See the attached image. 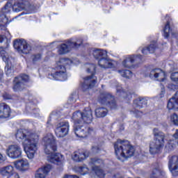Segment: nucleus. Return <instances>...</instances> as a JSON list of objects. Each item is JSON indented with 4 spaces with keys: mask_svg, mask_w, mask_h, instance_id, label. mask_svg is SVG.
I'll return each mask as SVG.
<instances>
[{
    "mask_svg": "<svg viewBox=\"0 0 178 178\" xmlns=\"http://www.w3.org/2000/svg\"><path fill=\"white\" fill-rule=\"evenodd\" d=\"M142 60L143 56L141 55H129L124 58L122 61V66L127 69L134 68V63L136 60Z\"/></svg>",
    "mask_w": 178,
    "mask_h": 178,
    "instance_id": "obj_18",
    "label": "nucleus"
},
{
    "mask_svg": "<svg viewBox=\"0 0 178 178\" xmlns=\"http://www.w3.org/2000/svg\"><path fill=\"white\" fill-rule=\"evenodd\" d=\"M14 48L19 53L28 54L31 51V47L24 39H17L13 43Z\"/></svg>",
    "mask_w": 178,
    "mask_h": 178,
    "instance_id": "obj_11",
    "label": "nucleus"
},
{
    "mask_svg": "<svg viewBox=\"0 0 178 178\" xmlns=\"http://www.w3.org/2000/svg\"><path fill=\"white\" fill-rule=\"evenodd\" d=\"M11 113L10 107L5 103L0 104V118L6 119L10 117Z\"/></svg>",
    "mask_w": 178,
    "mask_h": 178,
    "instance_id": "obj_24",
    "label": "nucleus"
},
{
    "mask_svg": "<svg viewBox=\"0 0 178 178\" xmlns=\"http://www.w3.org/2000/svg\"><path fill=\"white\" fill-rule=\"evenodd\" d=\"M164 176L165 172L162 171L161 167H157L155 168V170L152 172V175L150 178H156L159 176Z\"/></svg>",
    "mask_w": 178,
    "mask_h": 178,
    "instance_id": "obj_34",
    "label": "nucleus"
},
{
    "mask_svg": "<svg viewBox=\"0 0 178 178\" xmlns=\"http://www.w3.org/2000/svg\"><path fill=\"white\" fill-rule=\"evenodd\" d=\"M104 161L102 159H93L91 161L90 165H92V171L90 175L95 174L99 178H104L105 174L104 171L101 169L99 164L103 163Z\"/></svg>",
    "mask_w": 178,
    "mask_h": 178,
    "instance_id": "obj_16",
    "label": "nucleus"
},
{
    "mask_svg": "<svg viewBox=\"0 0 178 178\" xmlns=\"http://www.w3.org/2000/svg\"><path fill=\"white\" fill-rule=\"evenodd\" d=\"M134 114H135V116L136 118H139L143 115V112H140L138 110H135V111L134 112Z\"/></svg>",
    "mask_w": 178,
    "mask_h": 178,
    "instance_id": "obj_45",
    "label": "nucleus"
},
{
    "mask_svg": "<svg viewBox=\"0 0 178 178\" xmlns=\"http://www.w3.org/2000/svg\"><path fill=\"white\" fill-rule=\"evenodd\" d=\"M165 88L163 86H161V93L159 95L160 98H163L165 96Z\"/></svg>",
    "mask_w": 178,
    "mask_h": 178,
    "instance_id": "obj_46",
    "label": "nucleus"
},
{
    "mask_svg": "<svg viewBox=\"0 0 178 178\" xmlns=\"http://www.w3.org/2000/svg\"><path fill=\"white\" fill-rule=\"evenodd\" d=\"M86 72L92 74L91 76H88L83 78V81L81 85L82 90L86 91L93 88L97 83V76H94L96 73V65L95 64H86Z\"/></svg>",
    "mask_w": 178,
    "mask_h": 178,
    "instance_id": "obj_7",
    "label": "nucleus"
},
{
    "mask_svg": "<svg viewBox=\"0 0 178 178\" xmlns=\"http://www.w3.org/2000/svg\"><path fill=\"white\" fill-rule=\"evenodd\" d=\"M156 49H157L156 42H152L150 45L142 49L141 52L145 55H147L148 54H153L156 50Z\"/></svg>",
    "mask_w": 178,
    "mask_h": 178,
    "instance_id": "obj_28",
    "label": "nucleus"
},
{
    "mask_svg": "<svg viewBox=\"0 0 178 178\" xmlns=\"http://www.w3.org/2000/svg\"><path fill=\"white\" fill-rule=\"evenodd\" d=\"M3 76V70H0V80L2 79Z\"/></svg>",
    "mask_w": 178,
    "mask_h": 178,
    "instance_id": "obj_50",
    "label": "nucleus"
},
{
    "mask_svg": "<svg viewBox=\"0 0 178 178\" xmlns=\"http://www.w3.org/2000/svg\"><path fill=\"white\" fill-rule=\"evenodd\" d=\"M175 139H178V129L175 131V133L172 136Z\"/></svg>",
    "mask_w": 178,
    "mask_h": 178,
    "instance_id": "obj_49",
    "label": "nucleus"
},
{
    "mask_svg": "<svg viewBox=\"0 0 178 178\" xmlns=\"http://www.w3.org/2000/svg\"><path fill=\"white\" fill-rule=\"evenodd\" d=\"M9 24L8 18L5 14L0 13V29L7 31V25Z\"/></svg>",
    "mask_w": 178,
    "mask_h": 178,
    "instance_id": "obj_29",
    "label": "nucleus"
},
{
    "mask_svg": "<svg viewBox=\"0 0 178 178\" xmlns=\"http://www.w3.org/2000/svg\"><path fill=\"white\" fill-rule=\"evenodd\" d=\"M99 102L106 106H108L111 109H116V103L114 101V97L108 93H103L99 97Z\"/></svg>",
    "mask_w": 178,
    "mask_h": 178,
    "instance_id": "obj_15",
    "label": "nucleus"
},
{
    "mask_svg": "<svg viewBox=\"0 0 178 178\" xmlns=\"http://www.w3.org/2000/svg\"><path fill=\"white\" fill-rule=\"evenodd\" d=\"M170 79L174 82H178V72L171 73Z\"/></svg>",
    "mask_w": 178,
    "mask_h": 178,
    "instance_id": "obj_41",
    "label": "nucleus"
},
{
    "mask_svg": "<svg viewBox=\"0 0 178 178\" xmlns=\"http://www.w3.org/2000/svg\"><path fill=\"white\" fill-rule=\"evenodd\" d=\"M29 81V77L26 74H21L14 79L13 90L15 92H20L25 88V83Z\"/></svg>",
    "mask_w": 178,
    "mask_h": 178,
    "instance_id": "obj_13",
    "label": "nucleus"
},
{
    "mask_svg": "<svg viewBox=\"0 0 178 178\" xmlns=\"http://www.w3.org/2000/svg\"><path fill=\"white\" fill-rule=\"evenodd\" d=\"M163 36L164 38H168L169 36L171 35L172 37H176V32L170 29V22H167L165 26H164Z\"/></svg>",
    "mask_w": 178,
    "mask_h": 178,
    "instance_id": "obj_26",
    "label": "nucleus"
},
{
    "mask_svg": "<svg viewBox=\"0 0 178 178\" xmlns=\"http://www.w3.org/2000/svg\"><path fill=\"white\" fill-rule=\"evenodd\" d=\"M31 104V103H29V104H28V106H30Z\"/></svg>",
    "mask_w": 178,
    "mask_h": 178,
    "instance_id": "obj_52",
    "label": "nucleus"
},
{
    "mask_svg": "<svg viewBox=\"0 0 178 178\" xmlns=\"http://www.w3.org/2000/svg\"><path fill=\"white\" fill-rule=\"evenodd\" d=\"M167 108L169 111H177L178 109V99H176L175 97L170 98L168 102Z\"/></svg>",
    "mask_w": 178,
    "mask_h": 178,
    "instance_id": "obj_27",
    "label": "nucleus"
},
{
    "mask_svg": "<svg viewBox=\"0 0 178 178\" xmlns=\"http://www.w3.org/2000/svg\"><path fill=\"white\" fill-rule=\"evenodd\" d=\"M6 161V156L0 153V164L3 163Z\"/></svg>",
    "mask_w": 178,
    "mask_h": 178,
    "instance_id": "obj_43",
    "label": "nucleus"
},
{
    "mask_svg": "<svg viewBox=\"0 0 178 178\" xmlns=\"http://www.w3.org/2000/svg\"><path fill=\"white\" fill-rule=\"evenodd\" d=\"M70 124L67 121L60 122L55 128V134L58 138H63L68 134Z\"/></svg>",
    "mask_w": 178,
    "mask_h": 178,
    "instance_id": "obj_14",
    "label": "nucleus"
},
{
    "mask_svg": "<svg viewBox=\"0 0 178 178\" xmlns=\"http://www.w3.org/2000/svg\"><path fill=\"white\" fill-rule=\"evenodd\" d=\"M72 119L74 122V132L78 138H86L94 133L93 128H90L89 125L87 124L92 122L93 116L91 109H85L83 113L75 112Z\"/></svg>",
    "mask_w": 178,
    "mask_h": 178,
    "instance_id": "obj_1",
    "label": "nucleus"
},
{
    "mask_svg": "<svg viewBox=\"0 0 178 178\" xmlns=\"http://www.w3.org/2000/svg\"><path fill=\"white\" fill-rule=\"evenodd\" d=\"M177 144H178V142H177Z\"/></svg>",
    "mask_w": 178,
    "mask_h": 178,
    "instance_id": "obj_55",
    "label": "nucleus"
},
{
    "mask_svg": "<svg viewBox=\"0 0 178 178\" xmlns=\"http://www.w3.org/2000/svg\"><path fill=\"white\" fill-rule=\"evenodd\" d=\"M77 171L81 175H86L89 172L90 170L86 165H82L77 168Z\"/></svg>",
    "mask_w": 178,
    "mask_h": 178,
    "instance_id": "obj_37",
    "label": "nucleus"
},
{
    "mask_svg": "<svg viewBox=\"0 0 178 178\" xmlns=\"http://www.w3.org/2000/svg\"><path fill=\"white\" fill-rule=\"evenodd\" d=\"M117 95L120 97H124L125 99H130L131 98H132L133 95H131V93L129 92H125L124 91H123L122 90L121 86H118Z\"/></svg>",
    "mask_w": 178,
    "mask_h": 178,
    "instance_id": "obj_31",
    "label": "nucleus"
},
{
    "mask_svg": "<svg viewBox=\"0 0 178 178\" xmlns=\"http://www.w3.org/2000/svg\"><path fill=\"white\" fill-rule=\"evenodd\" d=\"M176 145V142L172 140L168 142L167 145H165V149L168 151H171V149H173L174 147Z\"/></svg>",
    "mask_w": 178,
    "mask_h": 178,
    "instance_id": "obj_38",
    "label": "nucleus"
},
{
    "mask_svg": "<svg viewBox=\"0 0 178 178\" xmlns=\"http://www.w3.org/2000/svg\"><path fill=\"white\" fill-rule=\"evenodd\" d=\"M147 104V99L145 98L139 97L138 99L134 101V104L136 108H144Z\"/></svg>",
    "mask_w": 178,
    "mask_h": 178,
    "instance_id": "obj_32",
    "label": "nucleus"
},
{
    "mask_svg": "<svg viewBox=\"0 0 178 178\" xmlns=\"http://www.w3.org/2000/svg\"><path fill=\"white\" fill-rule=\"evenodd\" d=\"M98 65L102 69H109L115 67L116 62L106 57H102L98 60Z\"/></svg>",
    "mask_w": 178,
    "mask_h": 178,
    "instance_id": "obj_21",
    "label": "nucleus"
},
{
    "mask_svg": "<svg viewBox=\"0 0 178 178\" xmlns=\"http://www.w3.org/2000/svg\"><path fill=\"white\" fill-rule=\"evenodd\" d=\"M58 118L59 115H58L56 112H52L49 115V120H47V124H49L51 121L53 120H58Z\"/></svg>",
    "mask_w": 178,
    "mask_h": 178,
    "instance_id": "obj_39",
    "label": "nucleus"
},
{
    "mask_svg": "<svg viewBox=\"0 0 178 178\" xmlns=\"http://www.w3.org/2000/svg\"><path fill=\"white\" fill-rule=\"evenodd\" d=\"M15 137L17 140H23L22 145L28 159H33L38 149L40 135L26 129H18Z\"/></svg>",
    "mask_w": 178,
    "mask_h": 178,
    "instance_id": "obj_2",
    "label": "nucleus"
},
{
    "mask_svg": "<svg viewBox=\"0 0 178 178\" xmlns=\"http://www.w3.org/2000/svg\"><path fill=\"white\" fill-rule=\"evenodd\" d=\"M77 98H78V96L76 95H72L70 97L71 103H75L76 102Z\"/></svg>",
    "mask_w": 178,
    "mask_h": 178,
    "instance_id": "obj_44",
    "label": "nucleus"
},
{
    "mask_svg": "<svg viewBox=\"0 0 178 178\" xmlns=\"http://www.w3.org/2000/svg\"><path fill=\"white\" fill-rule=\"evenodd\" d=\"M36 112H38H38H39V110H38V109H36Z\"/></svg>",
    "mask_w": 178,
    "mask_h": 178,
    "instance_id": "obj_53",
    "label": "nucleus"
},
{
    "mask_svg": "<svg viewBox=\"0 0 178 178\" xmlns=\"http://www.w3.org/2000/svg\"><path fill=\"white\" fill-rule=\"evenodd\" d=\"M168 121L175 125L178 126V115L177 113H172L168 118Z\"/></svg>",
    "mask_w": 178,
    "mask_h": 178,
    "instance_id": "obj_36",
    "label": "nucleus"
},
{
    "mask_svg": "<svg viewBox=\"0 0 178 178\" xmlns=\"http://www.w3.org/2000/svg\"><path fill=\"white\" fill-rule=\"evenodd\" d=\"M75 63L74 60L69 58H60L58 62L56 63L55 69H50L48 74V78L51 80L65 81L67 79V75L66 72L65 65H72Z\"/></svg>",
    "mask_w": 178,
    "mask_h": 178,
    "instance_id": "obj_4",
    "label": "nucleus"
},
{
    "mask_svg": "<svg viewBox=\"0 0 178 178\" xmlns=\"http://www.w3.org/2000/svg\"><path fill=\"white\" fill-rule=\"evenodd\" d=\"M114 148L117 158L121 161L132 157L135 152L134 147L128 140H118L115 143Z\"/></svg>",
    "mask_w": 178,
    "mask_h": 178,
    "instance_id": "obj_5",
    "label": "nucleus"
},
{
    "mask_svg": "<svg viewBox=\"0 0 178 178\" xmlns=\"http://www.w3.org/2000/svg\"><path fill=\"white\" fill-rule=\"evenodd\" d=\"M153 134L155 137V142H152L149 145V152L151 154H156L163 149L165 145V135L159 131L158 128H154Z\"/></svg>",
    "mask_w": 178,
    "mask_h": 178,
    "instance_id": "obj_6",
    "label": "nucleus"
},
{
    "mask_svg": "<svg viewBox=\"0 0 178 178\" xmlns=\"http://www.w3.org/2000/svg\"><path fill=\"white\" fill-rule=\"evenodd\" d=\"M0 175L7 178H19V175L15 172L14 166L12 165L0 168Z\"/></svg>",
    "mask_w": 178,
    "mask_h": 178,
    "instance_id": "obj_17",
    "label": "nucleus"
},
{
    "mask_svg": "<svg viewBox=\"0 0 178 178\" xmlns=\"http://www.w3.org/2000/svg\"><path fill=\"white\" fill-rule=\"evenodd\" d=\"M107 113H108V110L104 107H99L95 110V115L98 118H101L106 116Z\"/></svg>",
    "mask_w": 178,
    "mask_h": 178,
    "instance_id": "obj_33",
    "label": "nucleus"
},
{
    "mask_svg": "<svg viewBox=\"0 0 178 178\" xmlns=\"http://www.w3.org/2000/svg\"><path fill=\"white\" fill-rule=\"evenodd\" d=\"M31 9V5L27 0H17L16 3L13 6L10 2L7 3L5 7L2 9L3 13H8L12 10L14 12H19L23 10H29Z\"/></svg>",
    "mask_w": 178,
    "mask_h": 178,
    "instance_id": "obj_8",
    "label": "nucleus"
},
{
    "mask_svg": "<svg viewBox=\"0 0 178 178\" xmlns=\"http://www.w3.org/2000/svg\"><path fill=\"white\" fill-rule=\"evenodd\" d=\"M118 72L121 74V76L126 79H131L133 76V72L130 70H119Z\"/></svg>",
    "mask_w": 178,
    "mask_h": 178,
    "instance_id": "obj_35",
    "label": "nucleus"
},
{
    "mask_svg": "<svg viewBox=\"0 0 178 178\" xmlns=\"http://www.w3.org/2000/svg\"><path fill=\"white\" fill-rule=\"evenodd\" d=\"M168 168L172 177L178 176V156H173L169 159Z\"/></svg>",
    "mask_w": 178,
    "mask_h": 178,
    "instance_id": "obj_20",
    "label": "nucleus"
},
{
    "mask_svg": "<svg viewBox=\"0 0 178 178\" xmlns=\"http://www.w3.org/2000/svg\"><path fill=\"white\" fill-rule=\"evenodd\" d=\"M92 149L94 153H99V147L98 146H93Z\"/></svg>",
    "mask_w": 178,
    "mask_h": 178,
    "instance_id": "obj_47",
    "label": "nucleus"
},
{
    "mask_svg": "<svg viewBox=\"0 0 178 178\" xmlns=\"http://www.w3.org/2000/svg\"><path fill=\"white\" fill-rule=\"evenodd\" d=\"M87 157H88V154H86V153L78 150L72 154V159L77 162H81L86 159Z\"/></svg>",
    "mask_w": 178,
    "mask_h": 178,
    "instance_id": "obj_25",
    "label": "nucleus"
},
{
    "mask_svg": "<svg viewBox=\"0 0 178 178\" xmlns=\"http://www.w3.org/2000/svg\"><path fill=\"white\" fill-rule=\"evenodd\" d=\"M44 154L47 155V160L50 163L62 165L65 161L63 155L56 153L58 150L56 139L52 134H47L42 139Z\"/></svg>",
    "mask_w": 178,
    "mask_h": 178,
    "instance_id": "obj_3",
    "label": "nucleus"
},
{
    "mask_svg": "<svg viewBox=\"0 0 178 178\" xmlns=\"http://www.w3.org/2000/svg\"><path fill=\"white\" fill-rule=\"evenodd\" d=\"M64 178H79V177L76 175H65Z\"/></svg>",
    "mask_w": 178,
    "mask_h": 178,
    "instance_id": "obj_48",
    "label": "nucleus"
},
{
    "mask_svg": "<svg viewBox=\"0 0 178 178\" xmlns=\"http://www.w3.org/2000/svg\"><path fill=\"white\" fill-rule=\"evenodd\" d=\"M83 43V39L79 38H70L66 43H63L58 48L59 54H65L69 52L72 49H77Z\"/></svg>",
    "mask_w": 178,
    "mask_h": 178,
    "instance_id": "obj_10",
    "label": "nucleus"
},
{
    "mask_svg": "<svg viewBox=\"0 0 178 178\" xmlns=\"http://www.w3.org/2000/svg\"><path fill=\"white\" fill-rule=\"evenodd\" d=\"M174 97L178 100V91L175 93Z\"/></svg>",
    "mask_w": 178,
    "mask_h": 178,
    "instance_id": "obj_51",
    "label": "nucleus"
},
{
    "mask_svg": "<svg viewBox=\"0 0 178 178\" xmlns=\"http://www.w3.org/2000/svg\"><path fill=\"white\" fill-rule=\"evenodd\" d=\"M6 154L11 159H17L22 157V149L19 144H13L6 149Z\"/></svg>",
    "mask_w": 178,
    "mask_h": 178,
    "instance_id": "obj_12",
    "label": "nucleus"
},
{
    "mask_svg": "<svg viewBox=\"0 0 178 178\" xmlns=\"http://www.w3.org/2000/svg\"><path fill=\"white\" fill-rule=\"evenodd\" d=\"M5 35H6L5 37L2 35H0V43L3 42L6 40V38L7 39L10 38V33L8 31H6Z\"/></svg>",
    "mask_w": 178,
    "mask_h": 178,
    "instance_id": "obj_40",
    "label": "nucleus"
},
{
    "mask_svg": "<svg viewBox=\"0 0 178 178\" xmlns=\"http://www.w3.org/2000/svg\"><path fill=\"white\" fill-rule=\"evenodd\" d=\"M177 45H178V41H177Z\"/></svg>",
    "mask_w": 178,
    "mask_h": 178,
    "instance_id": "obj_54",
    "label": "nucleus"
},
{
    "mask_svg": "<svg viewBox=\"0 0 178 178\" xmlns=\"http://www.w3.org/2000/svg\"><path fill=\"white\" fill-rule=\"evenodd\" d=\"M8 49H1L0 50V54L2 60L6 63L5 72L7 76H12L15 72L13 63H15V59L9 56L7 52Z\"/></svg>",
    "mask_w": 178,
    "mask_h": 178,
    "instance_id": "obj_9",
    "label": "nucleus"
},
{
    "mask_svg": "<svg viewBox=\"0 0 178 178\" xmlns=\"http://www.w3.org/2000/svg\"><path fill=\"white\" fill-rule=\"evenodd\" d=\"M32 58H33V62L35 63L40 60L41 56L40 54L33 55Z\"/></svg>",
    "mask_w": 178,
    "mask_h": 178,
    "instance_id": "obj_42",
    "label": "nucleus"
},
{
    "mask_svg": "<svg viewBox=\"0 0 178 178\" xmlns=\"http://www.w3.org/2000/svg\"><path fill=\"white\" fill-rule=\"evenodd\" d=\"M149 77L152 79L163 82L166 79V73L160 68H155L151 70Z\"/></svg>",
    "mask_w": 178,
    "mask_h": 178,
    "instance_id": "obj_19",
    "label": "nucleus"
},
{
    "mask_svg": "<svg viewBox=\"0 0 178 178\" xmlns=\"http://www.w3.org/2000/svg\"><path fill=\"white\" fill-rule=\"evenodd\" d=\"M15 168L21 172H26L30 168L29 162L26 159H19L14 162Z\"/></svg>",
    "mask_w": 178,
    "mask_h": 178,
    "instance_id": "obj_22",
    "label": "nucleus"
},
{
    "mask_svg": "<svg viewBox=\"0 0 178 178\" xmlns=\"http://www.w3.org/2000/svg\"><path fill=\"white\" fill-rule=\"evenodd\" d=\"M90 54H92L94 58L100 60L102 57H106L107 56V52L104 50L101 49H92Z\"/></svg>",
    "mask_w": 178,
    "mask_h": 178,
    "instance_id": "obj_30",
    "label": "nucleus"
},
{
    "mask_svg": "<svg viewBox=\"0 0 178 178\" xmlns=\"http://www.w3.org/2000/svg\"><path fill=\"white\" fill-rule=\"evenodd\" d=\"M51 170L50 165H47L39 168L35 174V178H47Z\"/></svg>",
    "mask_w": 178,
    "mask_h": 178,
    "instance_id": "obj_23",
    "label": "nucleus"
}]
</instances>
